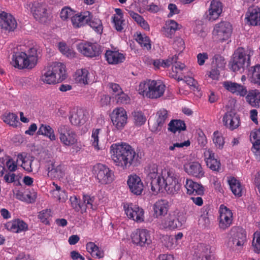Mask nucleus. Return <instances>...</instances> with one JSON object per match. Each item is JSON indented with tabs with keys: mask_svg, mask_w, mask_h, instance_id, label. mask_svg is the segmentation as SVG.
Listing matches in <instances>:
<instances>
[{
	"mask_svg": "<svg viewBox=\"0 0 260 260\" xmlns=\"http://www.w3.org/2000/svg\"><path fill=\"white\" fill-rule=\"evenodd\" d=\"M87 17H64V20L71 19L72 25L75 28L82 27L86 24Z\"/></svg>",
	"mask_w": 260,
	"mask_h": 260,
	"instance_id": "a19ab883",
	"label": "nucleus"
},
{
	"mask_svg": "<svg viewBox=\"0 0 260 260\" xmlns=\"http://www.w3.org/2000/svg\"><path fill=\"white\" fill-rule=\"evenodd\" d=\"M37 134L45 136L49 138L51 141H54L56 139L54 131L49 125L42 124L37 132Z\"/></svg>",
	"mask_w": 260,
	"mask_h": 260,
	"instance_id": "c756f323",
	"label": "nucleus"
},
{
	"mask_svg": "<svg viewBox=\"0 0 260 260\" xmlns=\"http://www.w3.org/2000/svg\"><path fill=\"white\" fill-rule=\"evenodd\" d=\"M90 13L87 11L84 15L76 14V11L69 6L64 7L61 10L60 16H90Z\"/></svg>",
	"mask_w": 260,
	"mask_h": 260,
	"instance_id": "e433bc0d",
	"label": "nucleus"
},
{
	"mask_svg": "<svg viewBox=\"0 0 260 260\" xmlns=\"http://www.w3.org/2000/svg\"><path fill=\"white\" fill-rule=\"evenodd\" d=\"M207 166L212 170L219 171L220 167V162L217 159H212L211 160L207 161Z\"/></svg>",
	"mask_w": 260,
	"mask_h": 260,
	"instance_id": "bf43d9fd",
	"label": "nucleus"
},
{
	"mask_svg": "<svg viewBox=\"0 0 260 260\" xmlns=\"http://www.w3.org/2000/svg\"><path fill=\"white\" fill-rule=\"evenodd\" d=\"M105 57L109 64H118L122 62L125 57L122 53L118 51L108 50L105 53Z\"/></svg>",
	"mask_w": 260,
	"mask_h": 260,
	"instance_id": "4be33fe9",
	"label": "nucleus"
},
{
	"mask_svg": "<svg viewBox=\"0 0 260 260\" xmlns=\"http://www.w3.org/2000/svg\"><path fill=\"white\" fill-rule=\"evenodd\" d=\"M93 169L99 182L101 184H108L113 180V172L106 166L98 164L94 166Z\"/></svg>",
	"mask_w": 260,
	"mask_h": 260,
	"instance_id": "0eeeda50",
	"label": "nucleus"
},
{
	"mask_svg": "<svg viewBox=\"0 0 260 260\" xmlns=\"http://www.w3.org/2000/svg\"><path fill=\"white\" fill-rule=\"evenodd\" d=\"M186 126L184 121L180 119L172 120L168 124V131L175 134L186 130Z\"/></svg>",
	"mask_w": 260,
	"mask_h": 260,
	"instance_id": "cd10ccee",
	"label": "nucleus"
},
{
	"mask_svg": "<svg viewBox=\"0 0 260 260\" xmlns=\"http://www.w3.org/2000/svg\"><path fill=\"white\" fill-rule=\"evenodd\" d=\"M69 118L72 124L79 125L83 124L85 122L86 117L85 112L82 110H79L73 113Z\"/></svg>",
	"mask_w": 260,
	"mask_h": 260,
	"instance_id": "a878e982",
	"label": "nucleus"
},
{
	"mask_svg": "<svg viewBox=\"0 0 260 260\" xmlns=\"http://www.w3.org/2000/svg\"><path fill=\"white\" fill-rule=\"evenodd\" d=\"M124 208L125 214L129 218L133 219L138 222L144 221V211L142 208L133 204L128 205L127 208L124 206Z\"/></svg>",
	"mask_w": 260,
	"mask_h": 260,
	"instance_id": "4468645a",
	"label": "nucleus"
},
{
	"mask_svg": "<svg viewBox=\"0 0 260 260\" xmlns=\"http://www.w3.org/2000/svg\"><path fill=\"white\" fill-rule=\"evenodd\" d=\"M196 256L201 260H214L213 253L209 245L200 244L198 246V251L196 252Z\"/></svg>",
	"mask_w": 260,
	"mask_h": 260,
	"instance_id": "aec40b11",
	"label": "nucleus"
},
{
	"mask_svg": "<svg viewBox=\"0 0 260 260\" xmlns=\"http://www.w3.org/2000/svg\"><path fill=\"white\" fill-rule=\"evenodd\" d=\"M185 171L189 175L201 178L204 176L201 165L197 162H192L184 166Z\"/></svg>",
	"mask_w": 260,
	"mask_h": 260,
	"instance_id": "5701e85b",
	"label": "nucleus"
},
{
	"mask_svg": "<svg viewBox=\"0 0 260 260\" xmlns=\"http://www.w3.org/2000/svg\"><path fill=\"white\" fill-rule=\"evenodd\" d=\"M66 78L65 66L60 62H55L48 68L40 80L45 83L52 84L61 82Z\"/></svg>",
	"mask_w": 260,
	"mask_h": 260,
	"instance_id": "f03ea898",
	"label": "nucleus"
},
{
	"mask_svg": "<svg viewBox=\"0 0 260 260\" xmlns=\"http://www.w3.org/2000/svg\"><path fill=\"white\" fill-rule=\"evenodd\" d=\"M27 58H28V61H30L31 63V60H34V61L32 66L34 67L37 62V50L36 48H31L28 50V54H27Z\"/></svg>",
	"mask_w": 260,
	"mask_h": 260,
	"instance_id": "4d7b16f0",
	"label": "nucleus"
},
{
	"mask_svg": "<svg viewBox=\"0 0 260 260\" xmlns=\"http://www.w3.org/2000/svg\"><path fill=\"white\" fill-rule=\"evenodd\" d=\"M223 122L227 128L233 131L239 126L240 117L234 111H228L223 116Z\"/></svg>",
	"mask_w": 260,
	"mask_h": 260,
	"instance_id": "f3484780",
	"label": "nucleus"
},
{
	"mask_svg": "<svg viewBox=\"0 0 260 260\" xmlns=\"http://www.w3.org/2000/svg\"><path fill=\"white\" fill-rule=\"evenodd\" d=\"M70 202L72 207L77 211L81 210L82 202L78 200L77 196H74L70 197Z\"/></svg>",
	"mask_w": 260,
	"mask_h": 260,
	"instance_id": "052dcab7",
	"label": "nucleus"
},
{
	"mask_svg": "<svg viewBox=\"0 0 260 260\" xmlns=\"http://www.w3.org/2000/svg\"><path fill=\"white\" fill-rule=\"evenodd\" d=\"M156 116L157 127L155 131H160L168 119V111L165 109H160L156 113Z\"/></svg>",
	"mask_w": 260,
	"mask_h": 260,
	"instance_id": "c85d7f7f",
	"label": "nucleus"
},
{
	"mask_svg": "<svg viewBox=\"0 0 260 260\" xmlns=\"http://www.w3.org/2000/svg\"><path fill=\"white\" fill-rule=\"evenodd\" d=\"M225 64L224 57L219 54H216L214 56L212 61L211 66L212 68H218L223 69Z\"/></svg>",
	"mask_w": 260,
	"mask_h": 260,
	"instance_id": "c03bdc74",
	"label": "nucleus"
},
{
	"mask_svg": "<svg viewBox=\"0 0 260 260\" xmlns=\"http://www.w3.org/2000/svg\"><path fill=\"white\" fill-rule=\"evenodd\" d=\"M252 151L254 154L255 159L260 161V141L253 143Z\"/></svg>",
	"mask_w": 260,
	"mask_h": 260,
	"instance_id": "e2e57ef3",
	"label": "nucleus"
},
{
	"mask_svg": "<svg viewBox=\"0 0 260 260\" xmlns=\"http://www.w3.org/2000/svg\"><path fill=\"white\" fill-rule=\"evenodd\" d=\"M132 242L141 247H146L151 243L149 232L146 229H138L131 236Z\"/></svg>",
	"mask_w": 260,
	"mask_h": 260,
	"instance_id": "1a4fd4ad",
	"label": "nucleus"
},
{
	"mask_svg": "<svg viewBox=\"0 0 260 260\" xmlns=\"http://www.w3.org/2000/svg\"><path fill=\"white\" fill-rule=\"evenodd\" d=\"M185 187L187 194L202 196L204 193V186L191 179H186Z\"/></svg>",
	"mask_w": 260,
	"mask_h": 260,
	"instance_id": "6ab92c4d",
	"label": "nucleus"
},
{
	"mask_svg": "<svg viewBox=\"0 0 260 260\" xmlns=\"http://www.w3.org/2000/svg\"><path fill=\"white\" fill-rule=\"evenodd\" d=\"M147 180L148 183L150 182L151 190L153 192L157 193L164 192L165 189L164 176L158 175L155 169L148 174Z\"/></svg>",
	"mask_w": 260,
	"mask_h": 260,
	"instance_id": "6e6552de",
	"label": "nucleus"
},
{
	"mask_svg": "<svg viewBox=\"0 0 260 260\" xmlns=\"http://www.w3.org/2000/svg\"><path fill=\"white\" fill-rule=\"evenodd\" d=\"M27 54L23 52H17L13 55L12 61L11 64L15 68L19 69H31L34 68V60H31V63L28 61Z\"/></svg>",
	"mask_w": 260,
	"mask_h": 260,
	"instance_id": "f8f14e48",
	"label": "nucleus"
},
{
	"mask_svg": "<svg viewBox=\"0 0 260 260\" xmlns=\"http://www.w3.org/2000/svg\"><path fill=\"white\" fill-rule=\"evenodd\" d=\"M246 16H260V7L255 6L250 7L246 12Z\"/></svg>",
	"mask_w": 260,
	"mask_h": 260,
	"instance_id": "680f3d73",
	"label": "nucleus"
},
{
	"mask_svg": "<svg viewBox=\"0 0 260 260\" xmlns=\"http://www.w3.org/2000/svg\"><path fill=\"white\" fill-rule=\"evenodd\" d=\"M231 236L228 243L229 246L232 248L240 249L246 241L245 231L240 227H233L230 233Z\"/></svg>",
	"mask_w": 260,
	"mask_h": 260,
	"instance_id": "20e7f679",
	"label": "nucleus"
},
{
	"mask_svg": "<svg viewBox=\"0 0 260 260\" xmlns=\"http://www.w3.org/2000/svg\"><path fill=\"white\" fill-rule=\"evenodd\" d=\"M219 211L220 213L219 226L220 229L225 230L232 223L233 213L224 205H220Z\"/></svg>",
	"mask_w": 260,
	"mask_h": 260,
	"instance_id": "ddd939ff",
	"label": "nucleus"
},
{
	"mask_svg": "<svg viewBox=\"0 0 260 260\" xmlns=\"http://www.w3.org/2000/svg\"><path fill=\"white\" fill-rule=\"evenodd\" d=\"M223 86L229 91L241 96H245L248 92L245 86L232 81H226L224 82Z\"/></svg>",
	"mask_w": 260,
	"mask_h": 260,
	"instance_id": "a211bd4d",
	"label": "nucleus"
},
{
	"mask_svg": "<svg viewBox=\"0 0 260 260\" xmlns=\"http://www.w3.org/2000/svg\"><path fill=\"white\" fill-rule=\"evenodd\" d=\"M136 41L140 44L142 47L149 50L151 49L150 40L145 35L141 34L137 35Z\"/></svg>",
	"mask_w": 260,
	"mask_h": 260,
	"instance_id": "ea45409f",
	"label": "nucleus"
},
{
	"mask_svg": "<svg viewBox=\"0 0 260 260\" xmlns=\"http://www.w3.org/2000/svg\"><path fill=\"white\" fill-rule=\"evenodd\" d=\"M162 241L164 245L168 248H172L175 243L174 236L167 235L162 236Z\"/></svg>",
	"mask_w": 260,
	"mask_h": 260,
	"instance_id": "13d9d810",
	"label": "nucleus"
},
{
	"mask_svg": "<svg viewBox=\"0 0 260 260\" xmlns=\"http://www.w3.org/2000/svg\"><path fill=\"white\" fill-rule=\"evenodd\" d=\"M51 216V210L50 209H45L39 213V218L45 224H49V218Z\"/></svg>",
	"mask_w": 260,
	"mask_h": 260,
	"instance_id": "864d4df0",
	"label": "nucleus"
},
{
	"mask_svg": "<svg viewBox=\"0 0 260 260\" xmlns=\"http://www.w3.org/2000/svg\"><path fill=\"white\" fill-rule=\"evenodd\" d=\"M127 184L132 193L136 195L142 194L144 185L139 176L136 174L129 175L127 180Z\"/></svg>",
	"mask_w": 260,
	"mask_h": 260,
	"instance_id": "2eb2a0df",
	"label": "nucleus"
},
{
	"mask_svg": "<svg viewBox=\"0 0 260 260\" xmlns=\"http://www.w3.org/2000/svg\"><path fill=\"white\" fill-rule=\"evenodd\" d=\"M133 121L136 126H141L144 124L146 121V117L144 114L140 111H135L132 113Z\"/></svg>",
	"mask_w": 260,
	"mask_h": 260,
	"instance_id": "4c0bfd02",
	"label": "nucleus"
},
{
	"mask_svg": "<svg viewBox=\"0 0 260 260\" xmlns=\"http://www.w3.org/2000/svg\"><path fill=\"white\" fill-rule=\"evenodd\" d=\"M232 192L237 197L242 196V186L238 180L234 177L228 181Z\"/></svg>",
	"mask_w": 260,
	"mask_h": 260,
	"instance_id": "72a5a7b5",
	"label": "nucleus"
},
{
	"mask_svg": "<svg viewBox=\"0 0 260 260\" xmlns=\"http://www.w3.org/2000/svg\"><path fill=\"white\" fill-rule=\"evenodd\" d=\"M111 158L115 164L123 169L131 166H137L141 157L131 146L127 144H113L111 147Z\"/></svg>",
	"mask_w": 260,
	"mask_h": 260,
	"instance_id": "f257e3e1",
	"label": "nucleus"
},
{
	"mask_svg": "<svg viewBox=\"0 0 260 260\" xmlns=\"http://www.w3.org/2000/svg\"><path fill=\"white\" fill-rule=\"evenodd\" d=\"M213 141L217 148L222 149L223 148L224 144V138L222 134L218 131L214 132L213 133Z\"/></svg>",
	"mask_w": 260,
	"mask_h": 260,
	"instance_id": "a18cd8bd",
	"label": "nucleus"
},
{
	"mask_svg": "<svg viewBox=\"0 0 260 260\" xmlns=\"http://www.w3.org/2000/svg\"><path fill=\"white\" fill-rule=\"evenodd\" d=\"M165 224L170 229H175L181 226V223L175 215H170L166 221Z\"/></svg>",
	"mask_w": 260,
	"mask_h": 260,
	"instance_id": "37998d69",
	"label": "nucleus"
},
{
	"mask_svg": "<svg viewBox=\"0 0 260 260\" xmlns=\"http://www.w3.org/2000/svg\"><path fill=\"white\" fill-rule=\"evenodd\" d=\"M86 24L89 25L96 32L102 34L103 31V25L101 20L98 17H88L87 19Z\"/></svg>",
	"mask_w": 260,
	"mask_h": 260,
	"instance_id": "473e14b6",
	"label": "nucleus"
},
{
	"mask_svg": "<svg viewBox=\"0 0 260 260\" xmlns=\"http://www.w3.org/2000/svg\"><path fill=\"white\" fill-rule=\"evenodd\" d=\"M165 85L155 80L149 81V87L146 96L151 99H157L164 94Z\"/></svg>",
	"mask_w": 260,
	"mask_h": 260,
	"instance_id": "dca6fc26",
	"label": "nucleus"
},
{
	"mask_svg": "<svg viewBox=\"0 0 260 260\" xmlns=\"http://www.w3.org/2000/svg\"><path fill=\"white\" fill-rule=\"evenodd\" d=\"M57 132L61 142L64 145L70 146L77 142V135L69 126L61 125L58 127Z\"/></svg>",
	"mask_w": 260,
	"mask_h": 260,
	"instance_id": "423d86ee",
	"label": "nucleus"
},
{
	"mask_svg": "<svg viewBox=\"0 0 260 260\" xmlns=\"http://www.w3.org/2000/svg\"><path fill=\"white\" fill-rule=\"evenodd\" d=\"M173 47L179 52H182L185 48V44L183 40L179 37L176 38L173 43Z\"/></svg>",
	"mask_w": 260,
	"mask_h": 260,
	"instance_id": "6e6d98bb",
	"label": "nucleus"
},
{
	"mask_svg": "<svg viewBox=\"0 0 260 260\" xmlns=\"http://www.w3.org/2000/svg\"><path fill=\"white\" fill-rule=\"evenodd\" d=\"M166 25L168 26L171 30L176 31L181 28V25L174 20H170L166 22Z\"/></svg>",
	"mask_w": 260,
	"mask_h": 260,
	"instance_id": "69168bd1",
	"label": "nucleus"
},
{
	"mask_svg": "<svg viewBox=\"0 0 260 260\" xmlns=\"http://www.w3.org/2000/svg\"><path fill=\"white\" fill-rule=\"evenodd\" d=\"M86 249L92 257L102 258L104 254L103 250L100 249L99 247L93 242H88L86 244Z\"/></svg>",
	"mask_w": 260,
	"mask_h": 260,
	"instance_id": "2f4dec72",
	"label": "nucleus"
},
{
	"mask_svg": "<svg viewBox=\"0 0 260 260\" xmlns=\"http://www.w3.org/2000/svg\"><path fill=\"white\" fill-rule=\"evenodd\" d=\"M7 228L12 232L19 233L27 230V224L23 220L16 219L7 224Z\"/></svg>",
	"mask_w": 260,
	"mask_h": 260,
	"instance_id": "bb28decb",
	"label": "nucleus"
},
{
	"mask_svg": "<svg viewBox=\"0 0 260 260\" xmlns=\"http://www.w3.org/2000/svg\"><path fill=\"white\" fill-rule=\"evenodd\" d=\"M245 22L249 25H259L260 17H245Z\"/></svg>",
	"mask_w": 260,
	"mask_h": 260,
	"instance_id": "338daca9",
	"label": "nucleus"
},
{
	"mask_svg": "<svg viewBox=\"0 0 260 260\" xmlns=\"http://www.w3.org/2000/svg\"><path fill=\"white\" fill-rule=\"evenodd\" d=\"M58 47L59 51L64 55L68 57H73L74 53L73 50L70 49L64 42H60L58 43Z\"/></svg>",
	"mask_w": 260,
	"mask_h": 260,
	"instance_id": "3c124183",
	"label": "nucleus"
},
{
	"mask_svg": "<svg viewBox=\"0 0 260 260\" xmlns=\"http://www.w3.org/2000/svg\"><path fill=\"white\" fill-rule=\"evenodd\" d=\"M232 25L228 21H221L215 24L212 34L213 38L218 42L228 40L232 32Z\"/></svg>",
	"mask_w": 260,
	"mask_h": 260,
	"instance_id": "39448f33",
	"label": "nucleus"
},
{
	"mask_svg": "<svg viewBox=\"0 0 260 260\" xmlns=\"http://www.w3.org/2000/svg\"><path fill=\"white\" fill-rule=\"evenodd\" d=\"M255 252H260V233L256 232L253 234V238L252 243Z\"/></svg>",
	"mask_w": 260,
	"mask_h": 260,
	"instance_id": "5fc2aeb1",
	"label": "nucleus"
},
{
	"mask_svg": "<svg viewBox=\"0 0 260 260\" xmlns=\"http://www.w3.org/2000/svg\"><path fill=\"white\" fill-rule=\"evenodd\" d=\"M0 26L2 29L13 31L17 27V23L14 17H0Z\"/></svg>",
	"mask_w": 260,
	"mask_h": 260,
	"instance_id": "393cba45",
	"label": "nucleus"
},
{
	"mask_svg": "<svg viewBox=\"0 0 260 260\" xmlns=\"http://www.w3.org/2000/svg\"><path fill=\"white\" fill-rule=\"evenodd\" d=\"M94 201L93 197H91L88 195H84L81 205V210H86V208H90L94 209L93 207V203Z\"/></svg>",
	"mask_w": 260,
	"mask_h": 260,
	"instance_id": "49530a36",
	"label": "nucleus"
},
{
	"mask_svg": "<svg viewBox=\"0 0 260 260\" xmlns=\"http://www.w3.org/2000/svg\"><path fill=\"white\" fill-rule=\"evenodd\" d=\"M76 75V77L75 78V80L77 82L84 84L88 83V71L86 69H84L77 71Z\"/></svg>",
	"mask_w": 260,
	"mask_h": 260,
	"instance_id": "58836bf2",
	"label": "nucleus"
},
{
	"mask_svg": "<svg viewBox=\"0 0 260 260\" xmlns=\"http://www.w3.org/2000/svg\"><path fill=\"white\" fill-rule=\"evenodd\" d=\"M100 131V128L93 129L92 132L91 142L92 145L96 150L100 149L99 145V135Z\"/></svg>",
	"mask_w": 260,
	"mask_h": 260,
	"instance_id": "603ef678",
	"label": "nucleus"
},
{
	"mask_svg": "<svg viewBox=\"0 0 260 260\" xmlns=\"http://www.w3.org/2000/svg\"><path fill=\"white\" fill-rule=\"evenodd\" d=\"M4 121L7 124L14 127H16L18 124L20 123L16 114L13 113H9L3 115Z\"/></svg>",
	"mask_w": 260,
	"mask_h": 260,
	"instance_id": "f704fd0d",
	"label": "nucleus"
},
{
	"mask_svg": "<svg viewBox=\"0 0 260 260\" xmlns=\"http://www.w3.org/2000/svg\"><path fill=\"white\" fill-rule=\"evenodd\" d=\"M250 56L243 48H238L233 54L229 63L230 69L234 72L243 73L245 68L250 66Z\"/></svg>",
	"mask_w": 260,
	"mask_h": 260,
	"instance_id": "7ed1b4c3",
	"label": "nucleus"
},
{
	"mask_svg": "<svg viewBox=\"0 0 260 260\" xmlns=\"http://www.w3.org/2000/svg\"><path fill=\"white\" fill-rule=\"evenodd\" d=\"M247 102L253 107H260V92L257 90L249 91L246 96Z\"/></svg>",
	"mask_w": 260,
	"mask_h": 260,
	"instance_id": "b1692460",
	"label": "nucleus"
},
{
	"mask_svg": "<svg viewBox=\"0 0 260 260\" xmlns=\"http://www.w3.org/2000/svg\"><path fill=\"white\" fill-rule=\"evenodd\" d=\"M127 116L123 108L114 109L111 114V120L117 129H122L127 123Z\"/></svg>",
	"mask_w": 260,
	"mask_h": 260,
	"instance_id": "9b49d317",
	"label": "nucleus"
},
{
	"mask_svg": "<svg viewBox=\"0 0 260 260\" xmlns=\"http://www.w3.org/2000/svg\"><path fill=\"white\" fill-rule=\"evenodd\" d=\"M32 161L33 160L32 159L24 158L22 159L21 166L25 170L29 172H31L32 171V168L31 167Z\"/></svg>",
	"mask_w": 260,
	"mask_h": 260,
	"instance_id": "0e129e2a",
	"label": "nucleus"
},
{
	"mask_svg": "<svg viewBox=\"0 0 260 260\" xmlns=\"http://www.w3.org/2000/svg\"><path fill=\"white\" fill-rule=\"evenodd\" d=\"M164 185L165 186L173 183L174 181L179 180V176L174 172L169 171L167 172V176H166V175L164 176Z\"/></svg>",
	"mask_w": 260,
	"mask_h": 260,
	"instance_id": "09e8293b",
	"label": "nucleus"
},
{
	"mask_svg": "<svg viewBox=\"0 0 260 260\" xmlns=\"http://www.w3.org/2000/svg\"><path fill=\"white\" fill-rule=\"evenodd\" d=\"M249 74L251 75L252 81L260 85V65L257 64L251 67Z\"/></svg>",
	"mask_w": 260,
	"mask_h": 260,
	"instance_id": "c9c22d12",
	"label": "nucleus"
},
{
	"mask_svg": "<svg viewBox=\"0 0 260 260\" xmlns=\"http://www.w3.org/2000/svg\"><path fill=\"white\" fill-rule=\"evenodd\" d=\"M112 22L114 28L119 32H121L126 24L123 17H112Z\"/></svg>",
	"mask_w": 260,
	"mask_h": 260,
	"instance_id": "79ce46f5",
	"label": "nucleus"
},
{
	"mask_svg": "<svg viewBox=\"0 0 260 260\" xmlns=\"http://www.w3.org/2000/svg\"><path fill=\"white\" fill-rule=\"evenodd\" d=\"M180 183L179 182V180L174 181L173 183L170 184L165 186L164 190L169 194H174L177 193L180 188Z\"/></svg>",
	"mask_w": 260,
	"mask_h": 260,
	"instance_id": "de8ad7c7",
	"label": "nucleus"
},
{
	"mask_svg": "<svg viewBox=\"0 0 260 260\" xmlns=\"http://www.w3.org/2000/svg\"><path fill=\"white\" fill-rule=\"evenodd\" d=\"M222 11V3L218 0H212L209 9V15L219 16Z\"/></svg>",
	"mask_w": 260,
	"mask_h": 260,
	"instance_id": "7c9ffc66",
	"label": "nucleus"
},
{
	"mask_svg": "<svg viewBox=\"0 0 260 260\" xmlns=\"http://www.w3.org/2000/svg\"><path fill=\"white\" fill-rule=\"evenodd\" d=\"M23 193L26 199V202L32 203L35 201L37 198V192L33 189L28 188L23 192Z\"/></svg>",
	"mask_w": 260,
	"mask_h": 260,
	"instance_id": "8fccbe9b",
	"label": "nucleus"
},
{
	"mask_svg": "<svg viewBox=\"0 0 260 260\" xmlns=\"http://www.w3.org/2000/svg\"><path fill=\"white\" fill-rule=\"evenodd\" d=\"M169 202L166 200L157 201L153 205L154 216L158 218L167 214L169 209Z\"/></svg>",
	"mask_w": 260,
	"mask_h": 260,
	"instance_id": "412c9836",
	"label": "nucleus"
},
{
	"mask_svg": "<svg viewBox=\"0 0 260 260\" xmlns=\"http://www.w3.org/2000/svg\"><path fill=\"white\" fill-rule=\"evenodd\" d=\"M78 51L85 56L93 57L99 56L101 52V46L96 43H81L77 45Z\"/></svg>",
	"mask_w": 260,
	"mask_h": 260,
	"instance_id": "9d476101",
	"label": "nucleus"
},
{
	"mask_svg": "<svg viewBox=\"0 0 260 260\" xmlns=\"http://www.w3.org/2000/svg\"><path fill=\"white\" fill-rule=\"evenodd\" d=\"M133 18L144 29L148 30L149 29L148 23L144 19L143 17H133Z\"/></svg>",
	"mask_w": 260,
	"mask_h": 260,
	"instance_id": "774afa93",
	"label": "nucleus"
}]
</instances>
